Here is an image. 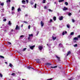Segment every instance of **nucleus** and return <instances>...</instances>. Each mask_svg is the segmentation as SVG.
I'll return each instance as SVG.
<instances>
[{"label": "nucleus", "mask_w": 80, "mask_h": 80, "mask_svg": "<svg viewBox=\"0 0 80 80\" xmlns=\"http://www.w3.org/2000/svg\"><path fill=\"white\" fill-rule=\"evenodd\" d=\"M64 1V0H60L58 1L59 2H63Z\"/></svg>", "instance_id": "aec40b11"}, {"label": "nucleus", "mask_w": 80, "mask_h": 80, "mask_svg": "<svg viewBox=\"0 0 80 80\" xmlns=\"http://www.w3.org/2000/svg\"><path fill=\"white\" fill-rule=\"evenodd\" d=\"M0 77H3V75H2V74H1V73H0Z\"/></svg>", "instance_id": "72a5a7b5"}, {"label": "nucleus", "mask_w": 80, "mask_h": 80, "mask_svg": "<svg viewBox=\"0 0 80 80\" xmlns=\"http://www.w3.org/2000/svg\"><path fill=\"white\" fill-rule=\"evenodd\" d=\"M26 1L27 2V3H28V0H26Z\"/></svg>", "instance_id": "a19ab883"}, {"label": "nucleus", "mask_w": 80, "mask_h": 80, "mask_svg": "<svg viewBox=\"0 0 80 80\" xmlns=\"http://www.w3.org/2000/svg\"><path fill=\"white\" fill-rule=\"evenodd\" d=\"M38 48L40 50H41L43 48V47L42 46H39Z\"/></svg>", "instance_id": "423d86ee"}, {"label": "nucleus", "mask_w": 80, "mask_h": 80, "mask_svg": "<svg viewBox=\"0 0 80 80\" xmlns=\"http://www.w3.org/2000/svg\"><path fill=\"white\" fill-rule=\"evenodd\" d=\"M35 47V45L31 46V47H30V48L31 49V50H33V48H34V47Z\"/></svg>", "instance_id": "6e6552de"}, {"label": "nucleus", "mask_w": 80, "mask_h": 80, "mask_svg": "<svg viewBox=\"0 0 80 80\" xmlns=\"http://www.w3.org/2000/svg\"><path fill=\"white\" fill-rule=\"evenodd\" d=\"M49 12H53L52 10L51 9H49Z\"/></svg>", "instance_id": "c03bdc74"}, {"label": "nucleus", "mask_w": 80, "mask_h": 80, "mask_svg": "<svg viewBox=\"0 0 80 80\" xmlns=\"http://www.w3.org/2000/svg\"><path fill=\"white\" fill-rule=\"evenodd\" d=\"M3 21L4 22H6V21H7V19H4Z\"/></svg>", "instance_id": "ea45409f"}, {"label": "nucleus", "mask_w": 80, "mask_h": 80, "mask_svg": "<svg viewBox=\"0 0 80 80\" xmlns=\"http://www.w3.org/2000/svg\"><path fill=\"white\" fill-rule=\"evenodd\" d=\"M28 16V15H27V14H26L25 15V17H27Z\"/></svg>", "instance_id": "5fc2aeb1"}, {"label": "nucleus", "mask_w": 80, "mask_h": 80, "mask_svg": "<svg viewBox=\"0 0 80 80\" xmlns=\"http://www.w3.org/2000/svg\"><path fill=\"white\" fill-rule=\"evenodd\" d=\"M22 7H24V8L25 7V5H22Z\"/></svg>", "instance_id": "603ef678"}, {"label": "nucleus", "mask_w": 80, "mask_h": 80, "mask_svg": "<svg viewBox=\"0 0 80 80\" xmlns=\"http://www.w3.org/2000/svg\"><path fill=\"white\" fill-rule=\"evenodd\" d=\"M18 12H19V11H21V9H20V8H19L18 9Z\"/></svg>", "instance_id": "412c9836"}, {"label": "nucleus", "mask_w": 80, "mask_h": 80, "mask_svg": "<svg viewBox=\"0 0 80 80\" xmlns=\"http://www.w3.org/2000/svg\"><path fill=\"white\" fill-rule=\"evenodd\" d=\"M78 38H80V35L78 36Z\"/></svg>", "instance_id": "09e8293b"}, {"label": "nucleus", "mask_w": 80, "mask_h": 80, "mask_svg": "<svg viewBox=\"0 0 80 80\" xmlns=\"http://www.w3.org/2000/svg\"><path fill=\"white\" fill-rule=\"evenodd\" d=\"M77 44H75V45H74V47H77Z\"/></svg>", "instance_id": "c756f323"}, {"label": "nucleus", "mask_w": 80, "mask_h": 80, "mask_svg": "<svg viewBox=\"0 0 80 80\" xmlns=\"http://www.w3.org/2000/svg\"><path fill=\"white\" fill-rule=\"evenodd\" d=\"M22 80H26V79H22Z\"/></svg>", "instance_id": "69168bd1"}, {"label": "nucleus", "mask_w": 80, "mask_h": 80, "mask_svg": "<svg viewBox=\"0 0 80 80\" xmlns=\"http://www.w3.org/2000/svg\"><path fill=\"white\" fill-rule=\"evenodd\" d=\"M72 15V13H69V14H68V15L69 16H70V15Z\"/></svg>", "instance_id": "37998d69"}, {"label": "nucleus", "mask_w": 80, "mask_h": 80, "mask_svg": "<svg viewBox=\"0 0 80 80\" xmlns=\"http://www.w3.org/2000/svg\"><path fill=\"white\" fill-rule=\"evenodd\" d=\"M51 68H57V66H54L53 67H51Z\"/></svg>", "instance_id": "f3484780"}, {"label": "nucleus", "mask_w": 80, "mask_h": 80, "mask_svg": "<svg viewBox=\"0 0 80 80\" xmlns=\"http://www.w3.org/2000/svg\"><path fill=\"white\" fill-rule=\"evenodd\" d=\"M15 29H16V30H19L20 27H18V25H17L16 26Z\"/></svg>", "instance_id": "7ed1b4c3"}, {"label": "nucleus", "mask_w": 80, "mask_h": 80, "mask_svg": "<svg viewBox=\"0 0 80 80\" xmlns=\"http://www.w3.org/2000/svg\"><path fill=\"white\" fill-rule=\"evenodd\" d=\"M26 49H27V48H24L23 50V51H25V50H26Z\"/></svg>", "instance_id": "473e14b6"}, {"label": "nucleus", "mask_w": 80, "mask_h": 80, "mask_svg": "<svg viewBox=\"0 0 80 80\" xmlns=\"http://www.w3.org/2000/svg\"><path fill=\"white\" fill-rule=\"evenodd\" d=\"M63 16H61L59 17V20H63Z\"/></svg>", "instance_id": "39448f33"}, {"label": "nucleus", "mask_w": 80, "mask_h": 80, "mask_svg": "<svg viewBox=\"0 0 80 80\" xmlns=\"http://www.w3.org/2000/svg\"><path fill=\"white\" fill-rule=\"evenodd\" d=\"M65 5H68V3L67 2H65Z\"/></svg>", "instance_id": "a878e982"}, {"label": "nucleus", "mask_w": 80, "mask_h": 80, "mask_svg": "<svg viewBox=\"0 0 80 80\" xmlns=\"http://www.w3.org/2000/svg\"><path fill=\"white\" fill-rule=\"evenodd\" d=\"M14 9H15V8H14V7H12V11H13V10H14Z\"/></svg>", "instance_id": "5701e85b"}, {"label": "nucleus", "mask_w": 80, "mask_h": 80, "mask_svg": "<svg viewBox=\"0 0 80 80\" xmlns=\"http://www.w3.org/2000/svg\"><path fill=\"white\" fill-rule=\"evenodd\" d=\"M72 22H75V20H74V19H72Z\"/></svg>", "instance_id": "de8ad7c7"}, {"label": "nucleus", "mask_w": 80, "mask_h": 80, "mask_svg": "<svg viewBox=\"0 0 80 80\" xmlns=\"http://www.w3.org/2000/svg\"><path fill=\"white\" fill-rule=\"evenodd\" d=\"M63 10L65 11V10H68V8L65 7H64L63 9Z\"/></svg>", "instance_id": "9b49d317"}, {"label": "nucleus", "mask_w": 80, "mask_h": 80, "mask_svg": "<svg viewBox=\"0 0 80 80\" xmlns=\"http://www.w3.org/2000/svg\"><path fill=\"white\" fill-rule=\"evenodd\" d=\"M22 4H25L26 3V2H25V1L24 0H22Z\"/></svg>", "instance_id": "0eeeda50"}, {"label": "nucleus", "mask_w": 80, "mask_h": 80, "mask_svg": "<svg viewBox=\"0 0 80 80\" xmlns=\"http://www.w3.org/2000/svg\"><path fill=\"white\" fill-rule=\"evenodd\" d=\"M24 37V36H23V35H22V36H21L20 37V38H22V37Z\"/></svg>", "instance_id": "49530a36"}, {"label": "nucleus", "mask_w": 80, "mask_h": 80, "mask_svg": "<svg viewBox=\"0 0 80 80\" xmlns=\"http://www.w3.org/2000/svg\"><path fill=\"white\" fill-rule=\"evenodd\" d=\"M41 27H43V25H44V24L43 23V22L41 21Z\"/></svg>", "instance_id": "1a4fd4ad"}, {"label": "nucleus", "mask_w": 80, "mask_h": 80, "mask_svg": "<svg viewBox=\"0 0 80 80\" xmlns=\"http://www.w3.org/2000/svg\"><path fill=\"white\" fill-rule=\"evenodd\" d=\"M0 77H3V75H2V74H1V73H0Z\"/></svg>", "instance_id": "e433bc0d"}, {"label": "nucleus", "mask_w": 80, "mask_h": 80, "mask_svg": "<svg viewBox=\"0 0 80 80\" xmlns=\"http://www.w3.org/2000/svg\"><path fill=\"white\" fill-rule=\"evenodd\" d=\"M46 65H52V64L50 63H47L46 64Z\"/></svg>", "instance_id": "a211bd4d"}, {"label": "nucleus", "mask_w": 80, "mask_h": 80, "mask_svg": "<svg viewBox=\"0 0 80 80\" xmlns=\"http://www.w3.org/2000/svg\"><path fill=\"white\" fill-rule=\"evenodd\" d=\"M54 3H55H55H56V2H55Z\"/></svg>", "instance_id": "774afa93"}, {"label": "nucleus", "mask_w": 80, "mask_h": 80, "mask_svg": "<svg viewBox=\"0 0 80 80\" xmlns=\"http://www.w3.org/2000/svg\"><path fill=\"white\" fill-rule=\"evenodd\" d=\"M48 47H49V48H50V46L49 45V46H48Z\"/></svg>", "instance_id": "680f3d73"}, {"label": "nucleus", "mask_w": 80, "mask_h": 80, "mask_svg": "<svg viewBox=\"0 0 80 80\" xmlns=\"http://www.w3.org/2000/svg\"><path fill=\"white\" fill-rule=\"evenodd\" d=\"M8 24L9 25H12V23H11V22L10 21H9Z\"/></svg>", "instance_id": "b1692460"}, {"label": "nucleus", "mask_w": 80, "mask_h": 80, "mask_svg": "<svg viewBox=\"0 0 80 80\" xmlns=\"http://www.w3.org/2000/svg\"><path fill=\"white\" fill-rule=\"evenodd\" d=\"M67 27H68V28H70V25L69 24H68L67 25Z\"/></svg>", "instance_id": "dca6fc26"}, {"label": "nucleus", "mask_w": 80, "mask_h": 80, "mask_svg": "<svg viewBox=\"0 0 80 80\" xmlns=\"http://www.w3.org/2000/svg\"><path fill=\"white\" fill-rule=\"evenodd\" d=\"M31 5H33V2H31Z\"/></svg>", "instance_id": "bf43d9fd"}, {"label": "nucleus", "mask_w": 80, "mask_h": 80, "mask_svg": "<svg viewBox=\"0 0 80 80\" xmlns=\"http://www.w3.org/2000/svg\"><path fill=\"white\" fill-rule=\"evenodd\" d=\"M27 68H28V69H30V68H32V69H33V68H31L30 67H27Z\"/></svg>", "instance_id": "6ab92c4d"}, {"label": "nucleus", "mask_w": 80, "mask_h": 80, "mask_svg": "<svg viewBox=\"0 0 80 80\" xmlns=\"http://www.w3.org/2000/svg\"><path fill=\"white\" fill-rule=\"evenodd\" d=\"M23 24H22L21 25V27H23Z\"/></svg>", "instance_id": "4d7b16f0"}, {"label": "nucleus", "mask_w": 80, "mask_h": 80, "mask_svg": "<svg viewBox=\"0 0 80 80\" xmlns=\"http://www.w3.org/2000/svg\"><path fill=\"white\" fill-rule=\"evenodd\" d=\"M62 35H65V32H62Z\"/></svg>", "instance_id": "8fccbe9b"}, {"label": "nucleus", "mask_w": 80, "mask_h": 80, "mask_svg": "<svg viewBox=\"0 0 80 80\" xmlns=\"http://www.w3.org/2000/svg\"><path fill=\"white\" fill-rule=\"evenodd\" d=\"M50 21L51 22H52V19H50Z\"/></svg>", "instance_id": "6e6d98bb"}, {"label": "nucleus", "mask_w": 80, "mask_h": 80, "mask_svg": "<svg viewBox=\"0 0 80 80\" xmlns=\"http://www.w3.org/2000/svg\"><path fill=\"white\" fill-rule=\"evenodd\" d=\"M28 29H30V25H29L28 26Z\"/></svg>", "instance_id": "79ce46f5"}, {"label": "nucleus", "mask_w": 80, "mask_h": 80, "mask_svg": "<svg viewBox=\"0 0 80 80\" xmlns=\"http://www.w3.org/2000/svg\"><path fill=\"white\" fill-rule=\"evenodd\" d=\"M31 37H33V34H29V37H28V39L29 40L30 38Z\"/></svg>", "instance_id": "f03ea898"}, {"label": "nucleus", "mask_w": 80, "mask_h": 80, "mask_svg": "<svg viewBox=\"0 0 80 80\" xmlns=\"http://www.w3.org/2000/svg\"><path fill=\"white\" fill-rule=\"evenodd\" d=\"M24 22L25 23H28V22H27L24 21Z\"/></svg>", "instance_id": "864d4df0"}, {"label": "nucleus", "mask_w": 80, "mask_h": 80, "mask_svg": "<svg viewBox=\"0 0 80 80\" xmlns=\"http://www.w3.org/2000/svg\"><path fill=\"white\" fill-rule=\"evenodd\" d=\"M37 32H38V34L39 32L38 31Z\"/></svg>", "instance_id": "0e129e2a"}, {"label": "nucleus", "mask_w": 80, "mask_h": 80, "mask_svg": "<svg viewBox=\"0 0 80 80\" xmlns=\"http://www.w3.org/2000/svg\"><path fill=\"white\" fill-rule=\"evenodd\" d=\"M45 1H46V0H43V3H45Z\"/></svg>", "instance_id": "4c0bfd02"}, {"label": "nucleus", "mask_w": 80, "mask_h": 80, "mask_svg": "<svg viewBox=\"0 0 80 80\" xmlns=\"http://www.w3.org/2000/svg\"><path fill=\"white\" fill-rule=\"evenodd\" d=\"M52 80V78H51L49 79H47V80Z\"/></svg>", "instance_id": "3c124183"}, {"label": "nucleus", "mask_w": 80, "mask_h": 80, "mask_svg": "<svg viewBox=\"0 0 80 80\" xmlns=\"http://www.w3.org/2000/svg\"><path fill=\"white\" fill-rule=\"evenodd\" d=\"M12 75L13 76H15V74L14 73H13L12 74Z\"/></svg>", "instance_id": "2f4dec72"}, {"label": "nucleus", "mask_w": 80, "mask_h": 80, "mask_svg": "<svg viewBox=\"0 0 80 80\" xmlns=\"http://www.w3.org/2000/svg\"><path fill=\"white\" fill-rule=\"evenodd\" d=\"M65 33H67V31H65Z\"/></svg>", "instance_id": "13d9d810"}, {"label": "nucleus", "mask_w": 80, "mask_h": 80, "mask_svg": "<svg viewBox=\"0 0 80 80\" xmlns=\"http://www.w3.org/2000/svg\"><path fill=\"white\" fill-rule=\"evenodd\" d=\"M36 62H37V63H39V62H40V60L38 59V60H37Z\"/></svg>", "instance_id": "4be33fe9"}, {"label": "nucleus", "mask_w": 80, "mask_h": 80, "mask_svg": "<svg viewBox=\"0 0 80 80\" xmlns=\"http://www.w3.org/2000/svg\"><path fill=\"white\" fill-rule=\"evenodd\" d=\"M56 57L58 59V61H60V58L58 57L57 56H56Z\"/></svg>", "instance_id": "20e7f679"}, {"label": "nucleus", "mask_w": 80, "mask_h": 80, "mask_svg": "<svg viewBox=\"0 0 80 80\" xmlns=\"http://www.w3.org/2000/svg\"><path fill=\"white\" fill-rule=\"evenodd\" d=\"M11 0H7V3H8V2H10V1Z\"/></svg>", "instance_id": "c85d7f7f"}, {"label": "nucleus", "mask_w": 80, "mask_h": 80, "mask_svg": "<svg viewBox=\"0 0 80 80\" xmlns=\"http://www.w3.org/2000/svg\"><path fill=\"white\" fill-rule=\"evenodd\" d=\"M0 77H3V75H2V74H1V73H0Z\"/></svg>", "instance_id": "f704fd0d"}, {"label": "nucleus", "mask_w": 80, "mask_h": 80, "mask_svg": "<svg viewBox=\"0 0 80 80\" xmlns=\"http://www.w3.org/2000/svg\"><path fill=\"white\" fill-rule=\"evenodd\" d=\"M70 35H74V32H71L70 33Z\"/></svg>", "instance_id": "2eb2a0df"}, {"label": "nucleus", "mask_w": 80, "mask_h": 80, "mask_svg": "<svg viewBox=\"0 0 80 80\" xmlns=\"http://www.w3.org/2000/svg\"><path fill=\"white\" fill-rule=\"evenodd\" d=\"M0 77H3V75H2V74H1V73H0Z\"/></svg>", "instance_id": "c9c22d12"}, {"label": "nucleus", "mask_w": 80, "mask_h": 80, "mask_svg": "<svg viewBox=\"0 0 80 80\" xmlns=\"http://www.w3.org/2000/svg\"><path fill=\"white\" fill-rule=\"evenodd\" d=\"M9 66H10V67H12L13 66V65H12V64L10 63Z\"/></svg>", "instance_id": "bb28decb"}, {"label": "nucleus", "mask_w": 80, "mask_h": 80, "mask_svg": "<svg viewBox=\"0 0 80 80\" xmlns=\"http://www.w3.org/2000/svg\"><path fill=\"white\" fill-rule=\"evenodd\" d=\"M0 58H4V57L2 56H0Z\"/></svg>", "instance_id": "7c9ffc66"}, {"label": "nucleus", "mask_w": 80, "mask_h": 80, "mask_svg": "<svg viewBox=\"0 0 80 80\" xmlns=\"http://www.w3.org/2000/svg\"><path fill=\"white\" fill-rule=\"evenodd\" d=\"M59 46L60 47H63V45L61 43H60L59 45Z\"/></svg>", "instance_id": "f8f14e48"}, {"label": "nucleus", "mask_w": 80, "mask_h": 80, "mask_svg": "<svg viewBox=\"0 0 80 80\" xmlns=\"http://www.w3.org/2000/svg\"><path fill=\"white\" fill-rule=\"evenodd\" d=\"M78 36L77 37H75L73 39V42H74V43H75V42H76V41H77L78 40Z\"/></svg>", "instance_id": "f257e3e1"}, {"label": "nucleus", "mask_w": 80, "mask_h": 80, "mask_svg": "<svg viewBox=\"0 0 80 80\" xmlns=\"http://www.w3.org/2000/svg\"><path fill=\"white\" fill-rule=\"evenodd\" d=\"M34 8H37V4H35V5H34Z\"/></svg>", "instance_id": "cd10ccee"}, {"label": "nucleus", "mask_w": 80, "mask_h": 80, "mask_svg": "<svg viewBox=\"0 0 80 80\" xmlns=\"http://www.w3.org/2000/svg\"><path fill=\"white\" fill-rule=\"evenodd\" d=\"M56 38H57L56 37H53V36H52V40H55Z\"/></svg>", "instance_id": "ddd939ff"}, {"label": "nucleus", "mask_w": 80, "mask_h": 80, "mask_svg": "<svg viewBox=\"0 0 80 80\" xmlns=\"http://www.w3.org/2000/svg\"><path fill=\"white\" fill-rule=\"evenodd\" d=\"M53 19L54 20V21H55L56 20H57V18H56V17H54L53 18Z\"/></svg>", "instance_id": "4468645a"}, {"label": "nucleus", "mask_w": 80, "mask_h": 80, "mask_svg": "<svg viewBox=\"0 0 80 80\" xmlns=\"http://www.w3.org/2000/svg\"><path fill=\"white\" fill-rule=\"evenodd\" d=\"M8 43H9V45H11V44H12V43L10 42H8Z\"/></svg>", "instance_id": "a18cd8bd"}, {"label": "nucleus", "mask_w": 80, "mask_h": 80, "mask_svg": "<svg viewBox=\"0 0 80 80\" xmlns=\"http://www.w3.org/2000/svg\"><path fill=\"white\" fill-rule=\"evenodd\" d=\"M18 80H20V79L19 78V79H18Z\"/></svg>", "instance_id": "338daca9"}, {"label": "nucleus", "mask_w": 80, "mask_h": 80, "mask_svg": "<svg viewBox=\"0 0 80 80\" xmlns=\"http://www.w3.org/2000/svg\"><path fill=\"white\" fill-rule=\"evenodd\" d=\"M44 9H47V7L46 6H45L44 7Z\"/></svg>", "instance_id": "58836bf2"}, {"label": "nucleus", "mask_w": 80, "mask_h": 80, "mask_svg": "<svg viewBox=\"0 0 80 80\" xmlns=\"http://www.w3.org/2000/svg\"><path fill=\"white\" fill-rule=\"evenodd\" d=\"M71 53V52H70V51H68V52L67 56H68V55H70V54Z\"/></svg>", "instance_id": "9d476101"}, {"label": "nucleus", "mask_w": 80, "mask_h": 80, "mask_svg": "<svg viewBox=\"0 0 80 80\" xmlns=\"http://www.w3.org/2000/svg\"><path fill=\"white\" fill-rule=\"evenodd\" d=\"M2 10H4V9L3 8H2Z\"/></svg>", "instance_id": "052dcab7"}, {"label": "nucleus", "mask_w": 80, "mask_h": 80, "mask_svg": "<svg viewBox=\"0 0 80 80\" xmlns=\"http://www.w3.org/2000/svg\"><path fill=\"white\" fill-rule=\"evenodd\" d=\"M1 6H3V5H4V3H1L0 4Z\"/></svg>", "instance_id": "393cba45"}, {"label": "nucleus", "mask_w": 80, "mask_h": 80, "mask_svg": "<svg viewBox=\"0 0 80 80\" xmlns=\"http://www.w3.org/2000/svg\"><path fill=\"white\" fill-rule=\"evenodd\" d=\"M5 63L7 64V62H5Z\"/></svg>", "instance_id": "e2e57ef3"}]
</instances>
